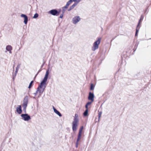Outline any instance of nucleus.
<instances>
[{
	"instance_id": "2f4dec72",
	"label": "nucleus",
	"mask_w": 151,
	"mask_h": 151,
	"mask_svg": "<svg viewBox=\"0 0 151 151\" xmlns=\"http://www.w3.org/2000/svg\"><path fill=\"white\" fill-rule=\"evenodd\" d=\"M81 0H76L77 1V3H78L79 2H80Z\"/></svg>"
},
{
	"instance_id": "f03ea898",
	"label": "nucleus",
	"mask_w": 151,
	"mask_h": 151,
	"mask_svg": "<svg viewBox=\"0 0 151 151\" xmlns=\"http://www.w3.org/2000/svg\"><path fill=\"white\" fill-rule=\"evenodd\" d=\"M101 38L99 37L97 39V40L93 43V46L91 47V50L93 51H95L98 49L99 45L101 42Z\"/></svg>"
},
{
	"instance_id": "bb28decb",
	"label": "nucleus",
	"mask_w": 151,
	"mask_h": 151,
	"mask_svg": "<svg viewBox=\"0 0 151 151\" xmlns=\"http://www.w3.org/2000/svg\"><path fill=\"white\" fill-rule=\"evenodd\" d=\"M18 68H19V67H17L16 68V71H15L16 74L17 73Z\"/></svg>"
},
{
	"instance_id": "f257e3e1",
	"label": "nucleus",
	"mask_w": 151,
	"mask_h": 151,
	"mask_svg": "<svg viewBox=\"0 0 151 151\" xmlns=\"http://www.w3.org/2000/svg\"><path fill=\"white\" fill-rule=\"evenodd\" d=\"M49 74V70H47L46 72L44 78L39 85L38 87L45 89L46 87L47 81Z\"/></svg>"
},
{
	"instance_id": "423d86ee",
	"label": "nucleus",
	"mask_w": 151,
	"mask_h": 151,
	"mask_svg": "<svg viewBox=\"0 0 151 151\" xmlns=\"http://www.w3.org/2000/svg\"><path fill=\"white\" fill-rule=\"evenodd\" d=\"M48 13L53 16H58L59 14L58 11L55 9L50 10L48 12Z\"/></svg>"
},
{
	"instance_id": "72a5a7b5",
	"label": "nucleus",
	"mask_w": 151,
	"mask_h": 151,
	"mask_svg": "<svg viewBox=\"0 0 151 151\" xmlns=\"http://www.w3.org/2000/svg\"><path fill=\"white\" fill-rule=\"evenodd\" d=\"M37 93H38V92H36V93H34V94H35V96L37 94Z\"/></svg>"
},
{
	"instance_id": "7ed1b4c3",
	"label": "nucleus",
	"mask_w": 151,
	"mask_h": 151,
	"mask_svg": "<svg viewBox=\"0 0 151 151\" xmlns=\"http://www.w3.org/2000/svg\"><path fill=\"white\" fill-rule=\"evenodd\" d=\"M28 103V97L27 96H25L24 98L23 103L22 104V106L23 108V111L25 112H26V109Z\"/></svg>"
},
{
	"instance_id": "4468645a",
	"label": "nucleus",
	"mask_w": 151,
	"mask_h": 151,
	"mask_svg": "<svg viewBox=\"0 0 151 151\" xmlns=\"http://www.w3.org/2000/svg\"><path fill=\"white\" fill-rule=\"evenodd\" d=\"M78 115L77 114H75L74 119L73 121L78 122Z\"/></svg>"
},
{
	"instance_id": "4be33fe9",
	"label": "nucleus",
	"mask_w": 151,
	"mask_h": 151,
	"mask_svg": "<svg viewBox=\"0 0 151 151\" xmlns=\"http://www.w3.org/2000/svg\"><path fill=\"white\" fill-rule=\"evenodd\" d=\"M94 86H93V85L92 84H91V87H90V89L91 90H93L94 89Z\"/></svg>"
},
{
	"instance_id": "dca6fc26",
	"label": "nucleus",
	"mask_w": 151,
	"mask_h": 151,
	"mask_svg": "<svg viewBox=\"0 0 151 151\" xmlns=\"http://www.w3.org/2000/svg\"><path fill=\"white\" fill-rule=\"evenodd\" d=\"M143 17L142 15L141 17V18L139 21V23H138V24L137 26V27H138V26H139L140 23L141 21L143 20Z\"/></svg>"
},
{
	"instance_id": "2eb2a0df",
	"label": "nucleus",
	"mask_w": 151,
	"mask_h": 151,
	"mask_svg": "<svg viewBox=\"0 0 151 151\" xmlns=\"http://www.w3.org/2000/svg\"><path fill=\"white\" fill-rule=\"evenodd\" d=\"M71 3V1H70V0L67 3L66 6L63 7V10H64V8H65V9L67 8H68V6H69L70 4Z\"/></svg>"
},
{
	"instance_id": "9b49d317",
	"label": "nucleus",
	"mask_w": 151,
	"mask_h": 151,
	"mask_svg": "<svg viewBox=\"0 0 151 151\" xmlns=\"http://www.w3.org/2000/svg\"><path fill=\"white\" fill-rule=\"evenodd\" d=\"M12 47L11 45H8L6 47V50L5 52H6V51H9V53L11 54L12 53Z\"/></svg>"
},
{
	"instance_id": "473e14b6",
	"label": "nucleus",
	"mask_w": 151,
	"mask_h": 151,
	"mask_svg": "<svg viewBox=\"0 0 151 151\" xmlns=\"http://www.w3.org/2000/svg\"><path fill=\"white\" fill-rule=\"evenodd\" d=\"M72 9H71V7H70V8L68 9V11H70Z\"/></svg>"
},
{
	"instance_id": "aec40b11",
	"label": "nucleus",
	"mask_w": 151,
	"mask_h": 151,
	"mask_svg": "<svg viewBox=\"0 0 151 151\" xmlns=\"http://www.w3.org/2000/svg\"><path fill=\"white\" fill-rule=\"evenodd\" d=\"M39 16V15L37 13H36L35 14L34 16L33 17V18L34 19H36Z\"/></svg>"
},
{
	"instance_id": "0eeeda50",
	"label": "nucleus",
	"mask_w": 151,
	"mask_h": 151,
	"mask_svg": "<svg viewBox=\"0 0 151 151\" xmlns=\"http://www.w3.org/2000/svg\"><path fill=\"white\" fill-rule=\"evenodd\" d=\"M78 123V122L76 121H73L72 122V129L74 132L76 130Z\"/></svg>"
},
{
	"instance_id": "7c9ffc66",
	"label": "nucleus",
	"mask_w": 151,
	"mask_h": 151,
	"mask_svg": "<svg viewBox=\"0 0 151 151\" xmlns=\"http://www.w3.org/2000/svg\"><path fill=\"white\" fill-rule=\"evenodd\" d=\"M63 14H61L60 16V18H62L63 17Z\"/></svg>"
},
{
	"instance_id": "a878e982",
	"label": "nucleus",
	"mask_w": 151,
	"mask_h": 151,
	"mask_svg": "<svg viewBox=\"0 0 151 151\" xmlns=\"http://www.w3.org/2000/svg\"><path fill=\"white\" fill-rule=\"evenodd\" d=\"M78 141H77L76 144V147H77L78 146Z\"/></svg>"
},
{
	"instance_id": "6ab92c4d",
	"label": "nucleus",
	"mask_w": 151,
	"mask_h": 151,
	"mask_svg": "<svg viewBox=\"0 0 151 151\" xmlns=\"http://www.w3.org/2000/svg\"><path fill=\"white\" fill-rule=\"evenodd\" d=\"M77 3H76L70 6L71 9H73L77 5Z\"/></svg>"
},
{
	"instance_id": "412c9836",
	"label": "nucleus",
	"mask_w": 151,
	"mask_h": 151,
	"mask_svg": "<svg viewBox=\"0 0 151 151\" xmlns=\"http://www.w3.org/2000/svg\"><path fill=\"white\" fill-rule=\"evenodd\" d=\"M83 129V127L82 126L81 127V128L80 129L79 133H81Z\"/></svg>"
},
{
	"instance_id": "6e6552de",
	"label": "nucleus",
	"mask_w": 151,
	"mask_h": 151,
	"mask_svg": "<svg viewBox=\"0 0 151 151\" xmlns=\"http://www.w3.org/2000/svg\"><path fill=\"white\" fill-rule=\"evenodd\" d=\"M94 96L93 93L91 92H90L88 97V100L91 101V102H93L94 101Z\"/></svg>"
},
{
	"instance_id": "393cba45",
	"label": "nucleus",
	"mask_w": 151,
	"mask_h": 151,
	"mask_svg": "<svg viewBox=\"0 0 151 151\" xmlns=\"http://www.w3.org/2000/svg\"><path fill=\"white\" fill-rule=\"evenodd\" d=\"M101 114H102V112L101 111L99 112V114H98L99 119L100 118V117H101Z\"/></svg>"
},
{
	"instance_id": "39448f33",
	"label": "nucleus",
	"mask_w": 151,
	"mask_h": 151,
	"mask_svg": "<svg viewBox=\"0 0 151 151\" xmlns=\"http://www.w3.org/2000/svg\"><path fill=\"white\" fill-rule=\"evenodd\" d=\"M81 19L79 16H76L73 18L72 21L73 23L74 24H77L81 20Z\"/></svg>"
},
{
	"instance_id": "c85d7f7f",
	"label": "nucleus",
	"mask_w": 151,
	"mask_h": 151,
	"mask_svg": "<svg viewBox=\"0 0 151 151\" xmlns=\"http://www.w3.org/2000/svg\"><path fill=\"white\" fill-rule=\"evenodd\" d=\"M85 107L86 108V110H88V106H87V105H86L85 106Z\"/></svg>"
},
{
	"instance_id": "ddd939ff",
	"label": "nucleus",
	"mask_w": 151,
	"mask_h": 151,
	"mask_svg": "<svg viewBox=\"0 0 151 151\" xmlns=\"http://www.w3.org/2000/svg\"><path fill=\"white\" fill-rule=\"evenodd\" d=\"M53 109L55 113L58 115L59 116L61 117L62 116V115L57 110H56L53 106Z\"/></svg>"
},
{
	"instance_id": "b1692460",
	"label": "nucleus",
	"mask_w": 151,
	"mask_h": 151,
	"mask_svg": "<svg viewBox=\"0 0 151 151\" xmlns=\"http://www.w3.org/2000/svg\"><path fill=\"white\" fill-rule=\"evenodd\" d=\"M33 82V81H31L30 82V84H29V87H28V88H31V87L32 85V84Z\"/></svg>"
},
{
	"instance_id": "c756f323",
	"label": "nucleus",
	"mask_w": 151,
	"mask_h": 151,
	"mask_svg": "<svg viewBox=\"0 0 151 151\" xmlns=\"http://www.w3.org/2000/svg\"><path fill=\"white\" fill-rule=\"evenodd\" d=\"M138 30L137 29H136V34H135V35H136V36H137V32H138Z\"/></svg>"
},
{
	"instance_id": "9d476101",
	"label": "nucleus",
	"mask_w": 151,
	"mask_h": 151,
	"mask_svg": "<svg viewBox=\"0 0 151 151\" xmlns=\"http://www.w3.org/2000/svg\"><path fill=\"white\" fill-rule=\"evenodd\" d=\"M21 17H22L24 18V23L25 24H27L28 22V17L27 15L25 14H22L21 15Z\"/></svg>"
},
{
	"instance_id": "cd10ccee",
	"label": "nucleus",
	"mask_w": 151,
	"mask_h": 151,
	"mask_svg": "<svg viewBox=\"0 0 151 151\" xmlns=\"http://www.w3.org/2000/svg\"><path fill=\"white\" fill-rule=\"evenodd\" d=\"M70 1H71V2H72L74 1V2H76L77 3V1L76 0H70Z\"/></svg>"
},
{
	"instance_id": "a211bd4d",
	"label": "nucleus",
	"mask_w": 151,
	"mask_h": 151,
	"mask_svg": "<svg viewBox=\"0 0 151 151\" xmlns=\"http://www.w3.org/2000/svg\"><path fill=\"white\" fill-rule=\"evenodd\" d=\"M88 110H86L83 113V115L85 116H86L88 115Z\"/></svg>"
},
{
	"instance_id": "20e7f679",
	"label": "nucleus",
	"mask_w": 151,
	"mask_h": 151,
	"mask_svg": "<svg viewBox=\"0 0 151 151\" xmlns=\"http://www.w3.org/2000/svg\"><path fill=\"white\" fill-rule=\"evenodd\" d=\"M21 116L22 119L25 121H28L31 119L30 116L27 114H22L21 115Z\"/></svg>"
},
{
	"instance_id": "f3484780",
	"label": "nucleus",
	"mask_w": 151,
	"mask_h": 151,
	"mask_svg": "<svg viewBox=\"0 0 151 151\" xmlns=\"http://www.w3.org/2000/svg\"><path fill=\"white\" fill-rule=\"evenodd\" d=\"M81 133H79L78 136V138L77 140V141H79V140L81 138Z\"/></svg>"
},
{
	"instance_id": "5701e85b",
	"label": "nucleus",
	"mask_w": 151,
	"mask_h": 151,
	"mask_svg": "<svg viewBox=\"0 0 151 151\" xmlns=\"http://www.w3.org/2000/svg\"><path fill=\"white\" fill-rule=\"evenodd\" d=\"M92 102H91V101L88 102L86 104V105H87V106H88L91 104Z\"/></svg>"
},
{
	"instance_id": "1a4fd4ad",
	"label": "nucleus",
	"mask_w": 151,
	"mask_h": 151,
	"mask_svg": "<svg viewBox=\"0 0 151 151\" xmlns=\"http://www.w3.org/2000/svg\"><path fill=\"white\" fill-rule=\"evenodd\" d=\"M45 89L38 87L37 88V92H38L41 95L44 91Z\"/></svg>"
},
{
	"instance_id": "f8f14e48",
	"label": "nucleus",
	"mask_w": 151,
	"mask_h": 151,
	"mask_svg": "<svg viewBox=\"0 0 151 151\" xmlns=\"http://www.w3.org/2000/svg\"><path fill=\"white\" fill-rule=\"evenodd\" d=\"M16 111L19 114H20L22 112L21 105H18L16 108Z\"/></svg>"
}]
</instances>
